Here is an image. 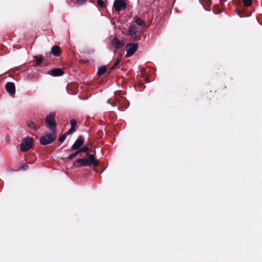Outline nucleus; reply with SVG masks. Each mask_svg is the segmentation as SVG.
Returning <instances> with one entry per match:
<instances>
[{"mask_svg":"<svg viewBox=\"0 0 262 262\" xmlns=\"http://www.w3.org/2000/svg\"><path fill=\"white\" fill-rule=\"evenodd\" d=\"M202 3L206 5V6L210 7L211 5V0H202Z\"/></svg>","mask_w":262,"mask_h":262,"instance_id":"26","label":"nucleus"},{"mask_svg":"<svg viewBox=\"0 0 262 262\" xmlns=\"http://www.w3.org/2000/svg\"><path fill=\"white\" fill-rule=\"evenodd\" d=\"M106 69L105 66L100 67L97 71V74L98 76H100L106 72Z\"/></svg>","mask_w":262,"mask_h":262,"instance_id":"19","label":"nucleus"},{"mask_svg":"<svg viewBox=\"0 0 262 262\" xmlns=\"http://www.w3.org/2000/svg\"><path fill=\"white\" fill-rule=\"evenodd\" d=\"M126 35L129 36L130 40L133 41L140 40L141 37V31L135 25H132L128 27Z\"/></svg>","mask_w":262,"mask_h":262,"instance_id":"3","label":"nucleus"},{"mask_svg":"<svg viewBox=\"0 0 262 262\" xmlns=\"http://www.w3.org/2000/svg\"><path fill=\"white\" fill-rule=\"evenodd\" d=\"M79 154H80V153L79 150H76V151L75 152L70 155L67 158V160L70 161V160H73L77 155H78Z\"/></svg>","mask_w":262,"mask_h":262,"instance_id":"20","label":"nucleus"},{"mask_svg":"<svg viewBox=\"0 0 262 262\" xmlns=\"http://www.w3.org/2000/svg\"><path fill=\"white\" fill-rule=\"evenodd\" d=\"M48 74L52 76L56 77L62 75L64 74V72L60 68H55L49 70L48 72Z\"/></svg>","mask_w":262,"mask_h":262,"instance_id":"12","label":"nucleus"},{"mask_svg":"<svg viewBox=\"0 0 262 262\" xmlns=\"http://www.w3.org/2000/svg\"><path fill=\"white\" fill-rule=\"evenodd\" d=\"M78 85L77 83H69L67 86V89L69 91L70 94L75 95L78 92Z\"/></svg>","mask_w":262,"mask_h":262,"instance_id":"11","label":"nucleus"},{"mask_svg":"<svg viewBox=\"0 0 262 262\" xmlns=\"http://www.w3.org/2000/svg\"><path fill=\"white\" fill-rule=\"evenodd\" d=\"M51 53L52 54L56 57L59 56L61 53L60 47L58 46H53L51 49Z\"/></svg>","mask_w":262,"mask_h":262,"instance_id":"15","label":"nucleus"},{"mask_svg":"<svg viewBox=\"0 0 262 262\" xmlns=\"http://www.w3.org/2000/svg\"><path fill=\"white\" fill-rule=\"evenodd\" d=\"M91 165L97 166L99 165V162L95 159L93 155L89 153L86 154L85 158L77 159L73 163V166L75 168L85 167Z\"/></svg>","mask_w":262,"mask_h":262,"instance_id":"1","label":"nucleus"},{"mask_svg":"<svg viewBox=\"0 0 262 262\" xmlns=\"http://www.w3.org/2000/svg\"><path fill=\"white\" fill-rule=\"evenodd\" d=\"M86 146H88L90 148V147H91L92 146V144L91 143H89Z\"/></svg>","mask_w":262,"mask_h":262,"instance_id":"34","label":"nucleus"},{"mask_svg":"<svg viewBox=\"0 0 262 262\" xmlns=\"http://www.w3.org/2000/svg\"><path fill=\"white\" fill-rule=\"evenodd\" d=\"M236 12L238 15H239V16H242L241 13H242V12H243L242 11L237 10H236Z\"/></svg>","mask_w":262,"mask_h":262,"instance_id":"32","label":"nucleus"},{"mask_svg":"<svg viewBox=\"0 0 262 262\" xmlns=\"http://www.w3.org/2000/svg\"><path fill=\"white\" fill-rule=\"evenodd\" d=\"M252 0H243V3L245 7H248L251 5Z\"/></svg>","mask_w":262,"mask_h":262,"instance_id":"23","label":"nucleus"},{"mask_svg":"<svg viewBox=\"0 0 262 262\" xmlns=\"http://www.w3.org/2000/svg\"><path fill=\"white\" fill-rule=\"evenodd\" d=\"M122 100L126 101V100L124 98H122Z\"/></svg>","mask_w":262,"mask_h":262,"instance_id":"35","label":"nucleus"},{"mask_svg":"<svg viewBox=\"0 0 262 262\" xmlns=\"http://www.w3.org/2000/svg\"><path fill=\"white\" fill-rule=\"evenodd\" d=\"M55 116V112H51L45 118V123L47 128L53 133H56L57 130Z\"/></svg>","mask_w":262,"mask_h":262,"instance_id":"2","label":"nucleus"},{"mask_svg":"<svg viewBox=\"0 0 262 262\" xmlns=\"http://www.w3.org/2000/svg\"><path fill=\"white\" fill-rule=\"evenodd\" d=\"M33 139L30 137H27L25 138L21 144H20V150L23 152H27L29 151L33 146Z\"/></svg>","mask_w":262,"mask_h":262,"instance_id":"5","label":"nucleus"},{"mask_svg":"<svg viewBox=\"0 0 262 262\" xmlns=\"http://www.w3.org/2000/svg\"><path fill=\"white\" fill-rule=\"evenodd\" d=\"M87 0H77V2L78 3H79L80 5H82L84 4ZM90 1L91 2V0H90Z\"/></svg>","mask_w":262,"mask_h":262,"instance_id":"30","label":"nucleus"},{"mask_svg":"<svg viewBox=\"0 0 262 262\" xmlns=\"http://www.w3.org/2000/svg\"><path fill=\"white\" fill-rule=\"evenodd\" d=\"M97 134L99 138H101L103 136V132L102 131L99 130V131H98Z\"/></svg>","mask_w":262,"mask_h":262,"instance_id":"31","label":"nucleus"},{"mask_svg":"<svg viewBox=\"0 0 262 262\" xmlns=\"http://www.w3.org/2000/svg\"><path fill=\"white\" fill-rule=\"evenodd\" d=\"M113 7L117 12H120L126 9L127 5L124 0H115L114 2Z\"/></svg>","mask_w":262,"mask_h":262,"instance_id":"7","label":"nucleus"},{"mask_svg":"<svg viewBox=\"0 0 262 262\" xmlns=\"http://www.w3.org/2000/svg\"><path fill=\"white\" fill-rule=\"evenodd\" d=\"M138 48V44L137 43H129L127 44L125 47L126 50V57H129L132 56L137 50Z\"/></svg>","mask_w":262,"mask_h":262,"instance_id":"6","label":"nucleus"},{"mask_svg":"<svg viewBox=\"0 0 262 262\" xmlns=\"http://www.w3.org/2000/svg\"><path fill=\"white\" fill-rule=\"evenodd\" d=\"M122 54L120 53L119 54V55H118V56L117 57V58L115 60V61L114 62L113 66L111 68V69L110 70V72L113 71L116 68V67L120 63V62L122 59Z\"/></svg>","mask_w":262,"mask_h":262,"instance_id":"16","label":"nucleus"},{"mask_svg":"<svg viewBox=\"0 0 262 262\" xmlns=\"http://www.w3.org/2000/svg\"><path fill=\"white\" fill-rule=\"evenodd\" d=\"M84 142V140L83 137L82 136H79V138L76 140L75 143L73 144L71 148L69 150V151H71L73 150H78L83 144Z\"/></svg>","mask_w":262,"mask_h":262,"instance_id":"8","label":"nucleus"},{"mask_svg":"<svg viewBox=\"0 0 262 262\" xmlns=\"http://www.w3.org/2000/svg\"><path fill=\"white\" fill-rule=\"evenodd\" d=\"M21 169L25 170L28 168V166L27 164H22L21 165Z\"/></svg>","mask_w":262,"mask_h":262,"instance_id":"27","label":"nucleus"},{"mask_svg":"<svg viewBox=\"0 0 262 262\" xmlns=\"http://www.w3.org/2000/svg\"><path fill=\"white\" fill-rule=\"evenodd\" d=\"M69 135L70 134H67V132L66 133H64V134H63V135H62L61 136H60L59 138V139H58L59 142L60 143H62L65 140L67 136Z\"/></svg>","mask_w":262,"mask_h":262,"instance_id":"24","label":"nucleus"},{"mask_svg":"<svg viewBox=\"0 0 262 262\" xmlns=\"http://www.w3.org/2000/svg\"><path fill=\"white\" fill-rule=\"evenodd\" d=\"M97 3L98 6L101 8H104L105 7V5L103 0H97Z\"/></svg>","mask_w":262,"mask_h":262,"instance_id":"25","label":"nucleus"},{"mask_svg":"<svg viewBox=\"0 0 262 262\" xmlns=\"http://www.w3.org/2000/svg\"><path fill=\"white\" fill-rule=\"evenodd\" d=\"M71 128L67 132V134H71L76 131V127L77 125V121L75 119H72L70 120Z\"/></svg>","mask_w":262,"mask_h":262,"instance_id":"14","label":"nucleus"},{"mask_svg":"<svg viewBox=\"0 0 262 262\" xmlns=\"http://www.w3.org/2000/svg\"><path fill=\"white\" fill-rule=\"evenodd\" d=\"M111 45L114 47L116 50L119 49L124 47V42L118 39L117 37H114L112 42Z\"/></svg>","mask_w":262,"mask_h":262,"instance_id":"9","label":"nucleus"},{"mask_svg":"<svg viewBox=\"0 0 262 262\" xmlns=\"http://www.w3.org/2000/svg\"><path fill=\"white\" fill-rule=\"evenodd\" d=\"M33 58L36 60V64L35 66H39L42 62V57L41 56H34Z\"/></svg>","mask_w":262,"mask_h":262,"instance_id":"18","label":"nucleus"},{"mask_svg":"<svg viewBox=\"0 0 262 262\" xmlns=\"http://www.w3.org/2000/svg\"><path fill=\"white\" fill-rule=\"evenodd\" d=\"M107 103H109V104H111L112 105V106H115L117 105V104L118 103V102L116 101V102H114V103H111L110 102V99H108L107 100Z\"/></svg>","mask_w":262,"mask_h":262,"instance_id":"28","label":"nucleus"},{"mask_svg":"<svg viewBox=\"0 0 262 262\" xmlns=\"http://www.w3.org/2000/svg\"><path fill=\"white\" fill-rule=\"evenodd\" d=\"M80 62L81 63H86L87 64V63H90V61L88 60L81 59V60H80Z\"/></svg>","mask_w":262,"mask_h":262,"instance_id":"29","label":"nucleus"},{"mask_svg":"<svg viewBox=\"0 0 262 262\" xmlns=\"http://www.w3.org/2000/svg\"><path fill=\"white\" fill-rule=\"evenodd\" d=\"M80 153L81 152H86V154L89 153V151L90 150V147L88 146H84L82 148H80L78 149Z\"/></svg>","mask_w":262,"mask_h":262,"instance_id":"22","label":"nucleus"},{"mask_svg":"<svg viewBox=\"0 0 262 262\" xmlns=\"http://www.w3.org/2000/svg\"><path fill=\"white\" fill-rule=\"evenodd\" d=\"M134 20L135 23H136L138 25L140 26V27H144L145 21L141 19L140 17L136 16L134 18Z\"/></svg>","mask_w":262,"mask_h":262,"instance_id":"17","label":"nucleus"},{"mask_svg":"<svg viewBox=\"0 0 262 262\" xmlns=\"http://www.w3.org/2000/svg\"><path fill=\"white\" fill-rule=\"evenodd\" d=\"M56 133H49L40 138V143L42 145H46L52 143L56 138Z\"/></svg>","mask_w":262,"mask_h":262,"instance_id":"4","label":"nucleus"},{"mask_svg":"<svg viewBox=\"0 0 262 262\" xmlns=\"http://www.w3.org/2000/svg\"><path fill=\"white\" fill-rule=\"evenodd\" d=\"M27 125L29 128L34 129L35 130H36L38 128V127H37L36 125L31 121L28 122Z\"/></svg>","mask_w":262,"mask_h":262,"instance_id":"21","label":"nucleus"},{"mask_svg":"<svg viewBox=\"0 0 262 262\" xmlns=\"http://www.w3.org/2000/svg\"><path fill=\"white\" fill-rule=\"evenodd\" d=\"M51 54H52L51 51L49 52H47L46 54L47 57H49Z\"/></svg>","mask_w":262,"mask_h":262,"instance_id":"33","label":"nucleus"},{"mask_svg":"<svg viewBox=\"0 0 262 262\" xmlns=\"http://www.w3.org/2000/svg\"><path fill=\"white\" fill-rule=\"evenodd\" d=\"M5 89L7 92L10 95L13 96L15 93V86L13 82H8L6 84Z\"/></svg>","mask_w":262,"mask_h":262,"instance_id":"10","label":"nucleus"},{"mask_svg":"<svg viewBox=\"0 0 262 262\" xmlns=\"http://www.w3.org/2000/svg\"><path fill=\"white\" fill-rule=\"evenodd\" d=\"M220 2L221 3V7H220L219 5H215L213 7V12L214 14H220L223 11L225 6L222 0H220Z\"/></svg>","mask_w":262,"mask_h":262,"instance_id":"13","label":"nucleus"}]
</instances>
